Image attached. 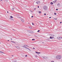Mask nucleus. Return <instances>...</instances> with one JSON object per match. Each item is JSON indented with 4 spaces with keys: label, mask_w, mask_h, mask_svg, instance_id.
Masks as SVG:
<instances>
[{
    "label": "nucleus",
    "mask_w": 62,
    "mask_h": 62,
    "mask_svg": "<svg viewBox=\"0 0 62 62\" xmlns=\"http://www.w3.org/2000/svg\"><path fill=\"white\" fill-rule=\"evenodd\" d=\"M29 32L31 33H33V31H30Z\"/></svg>",
    "instance_id": "6"
},
{
    "label": "nucleus",
    "mask_w": 62,
    "mask_h": 62,
    "mask_svg": "<svg viewBox=\"0 0 62 62\" xmlns=\"http://www.w3.org/2000/svg\"><path fill=\"white\" fill-rule=\"evenodd\" d=\"M54 20H57V19L56 18H54Z\"/></svg>",
    "instance_id": "21"
},
{
    "label": "nucleus",
    "mask_w": 62,
    "mask_h": 62,
    "mask_svg": "<svg viewBox=\"0 0 62 62\" xmlns=\"http://www.w3.org/2000/svg\"><path fill=\"white\" fill-rule=\"evenodd\" d=\"M21 21H22V22H23V23H24V20H23V19L21 20Z\"/></svg>",
    "instance_id": "10"
},
{
    "label": "nucleus",
    "mask_w": 62,
    "mask_h": 62,
    "mask_svg": "<svg viewBox=\"0 0 62 62\" xmlns=\"http://www.w3.org/2000/svg\"><path fill=\"white\" fill-rule=\"evenodd\" d=\"M43 58H44V57H43Z\"/></svg>",
    "instance_id": "45"
},
{
    "label": "nucleus",
    "mask_w": 62,
    "mask_h": 62,
    "mask_svg": "<svg viewBox=\"0 0 62 62\" xmlns=\"http://www.w3.org/2000/svg\"><path fill=\"white\" fill-rule=\"evenodd\" d=\"M38 54H40V52H38Z\"/></svg>",
    "instance_id": "39"
},
{
    "label": "nucleus",
    "mask_w": 62,
    "mask_h": 62,
    "mask_svg": "<svg viewBox=\"0 0 62 62\" xmlns=\"http://www.w3.org/2000/svg\"><path fill=\"white\" fill-rule=\"evenodd\" d=\"M11 39V40H12V39Z\"/></svg>",
    "instance_id": "48"
},
{
    "label": "nucleus",
    "mask_w": 62,
    "mask_h": 62,
    "mask_svg": "<svg viewBox=\"0 0 62 62\" xmlns=\"http://www.w3.org/2000/svg\"><path fill=\"white\" fill-rule=\"evenodd\" d=\"M28 49V50H29V51H31V50H30V49L29 48V49Z\"/></svg>",
    "instance_id": "26"
},
{
    "label": "nucleus",
    "mask_w": 62,
    "mask_h": 62,
    "mask_svg": "<svg viewBox=\"0 0 62 62\" xmlns=\"http://www.w3.org/2000/svg\"><path fill=\"white\" fill-rule=\"evenodd\" d=\"M25 48H26V49H29V48H27L26 47H25Z\"/></svg>",
    "instance_id": "16"
},
{
    "label": "nucleus",
    "mask_w": 62,
    "mask_h": 62,
    "mask_svg": "<svg viewBox=\"0 0 62 62\" xmlns=\"http://www.w3.org/2000/svg\"><path fill=\"white\" fill-rule=\"evenodd\" d=\"M36 8H35L34 9V10H36Z\"/></svg>",
    "instance_id": "29"
},
{
    "label": "nucleus",
    "mask_w": 62,
    "mask_h": 62,
    "mask_svg": "<svg viewBox=\"0 0 62 62\" xmlns=\"http://www.w3.org/2000/svg\"><path fill=\"white\" fill-rule=\"evenodd\" d=\"M32 23V25H34V23Z\"/></svg>",
    "instance_id": "18"
},
{
    "label": "nucleus",
    "mask_w": 62,
    "mask_h": 62,
    "mask_svg": "<svg viewBox=\"0 0 62 62\" xmlns=\"http://www.w3.org/2000/svg\"><path fill=\"white\" fill-rule=\"evenodd\" d=\"M0 53H2V54H3V53H4V52H2L1 51H0Z\"/></svg>",
    "instance_id": "12"
},
{
    "label": "nucleus",
    "mask_w": 62,
    "mask_h": 62,
    "mask_svg": "<svg viewBox=\"0 0 62 62\" xmlns=\"http://www.w3.org/2000/svg\"><path fill=\"white\" fill-rule=\"evenodd\" d=\"M32 40H35V39H32Z\"/></svg>",
    "instance_id": "20"
},
{
    "label": "nucleus",
    "mask_w": 62,
    "mask_h": 62,
    "mask_svg": "<svg viewBox=\"0 0 62 62\" xmlns=\"http://www.w3.org/2000/svg\"><path fill=\"white\" fill-rule=\"evenodd\" d=\"M10 17L11 18H13V17L12 16H10Z\"/></svg>",
    "instance_id": "19"
},
{
    "label": "nucleus",
    "mask_w": 62,
    "mask_h": 62,
    "mask_svg": "<svg viewBox=\"0 0 62 62\" xmlns=\"http://www.w3.org/2000/svg\"><path fill=\"white\" fill-rule=\"evenodd\" d=\"M16 47L17 48V49H19V48H19V47L18 46H16Z\"/></svg>",
    "instance_id": "11"
},
{
    "label": "nucleus",
    "mask_w": 62,
    "mask_h": 62,
    "mask_svg": "<svg viewBox=\"0 0 62 62\" xmlns=\"http://www.w3.org/2000/svg\"><path fill=\"white\" fill-rule=\"evenodd\" d=\"M62 23V22H60V23Z\"/></svg>",
    "instance_id": "34"
},
{
    "label": "nucleus",
    "mask_w": 62,
    "mask_h": 62,
    "mask_svg": "<svg viewBox=\"0 0 62 62\" xmlns=\"http://www.w3.org/2000/svg\"><path fill=\"white\" fill-rule=\"evenodd\" d=\"M7 13H8V12L7 11Z\"/></svg>",
    "instance_id": "46"
},
{
    "label": "nucleus",
    "mask_w": 62,
    "mask_h": 62,
    "mask_svg": "<svg viewBox=\"0 0 62 62\" xmlns=\"http://www.w3.org/2000/svg\"><path fill=\"white\" fill-rule=\"evenodd\" d=\"M1 44V43L0 42V44Z\"/></svg>",
    "instance_id": "52"
},
{
    "label": "nucleus",
    "mask_w": 62,
    "mask_h": 62,
    "mask_svg": "<svg viewBox=\"0 0 62 62\" xmlns=\"http://www.w3.org/2000/svg\"><path fill=\"white\" fill-rule=\"evenodd\" d=\"M35 53H36V54H38L39 53V52H38L37 51L35 52Z\"/></svg>",
    "instance_id": "17"
},
{
    "label": "nucleus",
    "mask_w": 62,
    "mask_h": 62,
    "mask_svg": "<svg viewBox=\"0 0 62 62\" xmlns=\"http://www.w3.org/2000/svg\"><path fill=\"white\" fill-rule=\"evenodd\" d=\"M0 1H2V0H0Z\"/></svg>",
    "instance_id": "51"
},
{
    "label": "nucleus",
    "mask_w": 62,
    "mask_h": 62,
    "mask_svg": "<svg viewBox=\"0 0 62 62\" xmlns=\"http://www.w3.org/2000/svg\"><path fill=\"white\" fill-rule=\"evenodd\" d=\"M35 57H37V56L36 55H35Z\"/></svg>",
    "instance_id": "37"
},
{
    "label": "nucleus",
    "mask_w": 62,
    "mask_h": 62,
    "mask_svg": "<svg viewBox=\"0 0 62 62\" xmlns=\"http://www.w3.org/2000/svg\"><path fill=\"white\" fill-rule=\"evenodd\" d=\"M46 15V14H45V13H44V15Z\"/></svg>",
    "instance_id": "30"
},
{
    "label": "nucleus",
    "mask_w": 62,
    "mask_h": 62,
    "mask_svg": "<svg viewBox=\"0 0 62 62\" xmlns=\"http://www.w3.org/2000/svg\"><path fill=\"white\" fill-rule=\"evenodd\" d=\"M50 39H54V37H50Z\"/></svg>",
    "instance_id": "5"
},
{
    "label": "nucleus",
    "mask_w": 62,
    "mask_h": 62,
    "mask_svg": "<svg viewBox=\"0 0 62 62\" xmlns=\"http://www.w3.org/2000/svg\"><path fill=\"white\" fill-rule=\"evenodd\" d=\"M46 40H50V38H48Z\"/></svg>",
    "instance_id": "9"
},
{
    "label": "nucleus",
    "mask_w": 62,
    "mask_h": 62,
    "mask_svg": "<svg viewBox=\"0 0 62 62\" xmlns=\"http://www.w3.org/2000/svg\"><path fill=\"white\" fill-rule=\"evenodd\" d=\"M31 11V12H33V11Z\"/></svg>",
    "instance_id": "42"
},
{
    "label": "nucleus",
    "mask_w": 62,
    "mask_h": 62,
    "mask_svg": "<svg viewBox=\"0 0 62 62\" xmlns=\"http://www.w3.org/2000/svg\"><path fill=\"white\" fill-rule=\"evenodd\" d=\"M49 18H51V17H49Z\"/></svg>",
    "instance_id": "40"
},
{
    "label": "nucleus",
    "mask_w": 62,
    "mask_h": 62,
    "mask_svg": "<svg viewBox=\"0 0 62 62\" xmlns=\"http://www.w3.org/2000/svg\"><path fill=\"white\" fill-rule=\"evenodd\" d=\"M50 4L51 5H53V2H51L50 3Z\"/></svg>",
    "instance_id": "13"
},
{
    "label": "nucleus",
    "mask_w": 62,
    "mask_h": 62,
    "mask_svg": "<svg viewBox=\"0 0 62 62\" xmlns=\"http://www.w3.org/2000/svg\"><path fill=\"white\" fill-rule=\"evenodd\" d=\"M38 8H39V6H38Z\"/></svg>",
    "instance_id": "36"
},
{
    "label": "nucleus",
    "mask_w": 62,
    "mask_h": 62,
    "mask_svg": "<svg viewBox=\"0 0 62 62\" xmlns=\"http://www.w3.org/2000/svg\"><path fill=\"white\" fill-rule=\"evenodd\" d=\"M9 19H10L11 20V18H9Z\"/></svg>",
    "instance_id": "47"
},
{
    "label": "nucleus",
    "mask_w": 62,
    "mask_h": 62,
    "mask_svg": "<svg viewBox=\"0 0 62 62\" xmlns=\"http://www.w3.org/2000/svg\"><path fill=\"white\" fill-rule=\"evenodd\" d=\"M54 15H56V13H54Z\"/></svg>",
    "instance_id": "28"
},
{
    "label": "nucleus",
    "mask_w": 62,
    "mask_h": 62,
    "mask_svg": "<svg viewBox=\"0 0 62 62\" xmlns=\"http://www.w3.org/2000/svg\"><path fill=\"white\" fill-rule=\"evenodd\" d=\"M11 56H13V55H12Z\"/></svg>",
    "instance_id": "43"
},
{
    "label": "nucleus",
    "mask_w": 62,
    "mask_h": 62,
    "mask_svg": "<svg viewBox=\"0 0 62 62\" xmlns=\"http://www.w3.org/2000/svg\"><path fill=\"white\" fill-rule=\"evenodd\" d=\"M23 47H25H25H26V46H23Z\"/></svg>",
    "instance_id": "38"
},
{
    "label": "nucleus",
    "mask_w": 62,
    "mask_h": 62,
    "mask_svg": "<svg viewBox=\"0 0 62 62\" xmlns=\"http://www.w3.org/2000/svg\"><path fill=\"white\" fill-rule=\"evenodd\" d=\"M51 62H54V61H51Z\"/></svg>",
    "instance_id": "35"
},
{
    "label": "nucleus",
    "mask_w": 62,
    "mask_h": 62,
    "mask_svg": "<svg viewBox=\"0 0 62 62\" xmlns=\"http://www.w3.org/2000/svg\"><path fill=\"white\" fill-rule=\"evenodd\" d=\"M27 55H25V57H27Z\"/></svg>",
    "instance_id": "27"
},
{
    "label": "nucleus",
    "mask_w": 62,
    "mask_h": 62,
    "mask_svg": "<svg viewBox=\"0 0 62 62\" xmlns=\"http://www.w3.org/2000/svg\"><path fill=\"white\" fill-rule=\"evenodd\" d=\"M11 41L12 42H14V43H16V42H14V41Z\"/></svg>",
    "instance_id": "14"
},
{
    "label": "nucleus",
    "mask_w": 62,
    "mask_h": 62,
    "mask_svg": "<svg viewBox=\"0 0 62 62\" xmlns=\"http://www.w3.org/2000/svg\"><path fill=\"white\" fill-rule=\"evenodd\" d=\"M33 16H31V18H33Z\"/></svg>",
    "instance_id": "33"
},
{
    "label": "nucleus",
    "mask_w": 62,
    "mask_h": 62,
    "mask_svg": "<svg viewBox=\"0 0 62 62\" xmlns=\"http://www.w3.org/2000/svg\"><path fill=\"white\" fill-rule=\"evenodd\" d=\"M44 59H47L48 58V57H44Z\"/></svg>",
    "instance_id": "7"
},
{
    "label": "nucleus",
    "mask_w": 62,
    "mask_h": 62,
    "mask_svg": "<svg viewBox=\"0 0 62 62\" xmlns=\"http://www.w3.org/2000/svg\"><path fill=\"white\" fill-rule=\"evenodd\" d=\"M12 20H13V21H14V19H12Z\"/></svg>",
    "instance_id": "41"
},
{
    "label": "nucleus",
    "mask_w": 62,
    "mask_h": 62,
    "mask_svg": "<svg viewBox=\"0 0 62 62\" xmlns=\"http://www.w3.org/2000/svg\"><path fill=\"white\" fill-rule=\"evenodd\" d=\"M24 46H27V45H24Z\"/></svg>",
    "instance_id": "22"
},
{
    "label": "nucleus",
    "mask_w": 62,
    "mask_h": 62,
    "mask_svg": "<svg viewBox=\"0 0 62 62\" xmlns=\"http://www.w3.org/2000/svg\"><path fill=\"white\" fill-rule=\"evenodd\" d=\"M27 46V47H29V46Z\"/></svg>",
    "instance_id": "50"
},
{
    "label": "nucleus",
    "mask_w": 62,
    "mask_h": 62,
    "mask_svg": "<svg viewBox=\"0 0 62 62\" xmlns=\"http://www.w3.org/2000/svg\"><path fill=\"white\" fill-rule=\"evenodd\" d=\"M57 6H60V3H58L57 4Z\"/></svg>",
    "instance_id": "15"
},
{
    "label": "nucleus",
    "mask_w": 62,
    "mask_h": 62,
    "mask_svg": "<svg viewBox=\"0 0 62 62\" xmlns=\"http://www.w3.org/2000/svg\"><path fill=\"white\" fill-rule=\"evenodd\" d=\"M36 3L37 4H39L40 3V1H37L36 2Z\"/></svg>",
    "instance_id": "3"
},
{
    "label": "nucleus",
    "mask_w": 62,
    "mask_h": 62,
    "mask_svg": "<svg viewBox=\"0 0 62 62\" xmlns=\"http://www.w3.org/2000/svg\"><path fill=\"white\" fill-rule=\"evenodd\" d=\"M39 31H40L39 30H38V31H37V32H39Z\"/></svg>",
    "instance_id": "24"
},
{
    "label": "nucleus",
    "mask_w": 62,
    "mask_h": 62,
    "mask_svg": "<svg viewBox=\"0 0 62 62\" xmlns=\"http://www.w3.org/2000/svg\"><path fill=\"white\" fill-rule=\"evenodd\" d=\"M43 8L44 9L46 10H47L48 9V8H47V6H44Z\"/></svg>",
    "instance_id": "2"
},
{
    "label": "nucleus",
    "mask_w": 62,
    "mask_h": 62,
    "mask_svg": "<svg viewBox=\"0 0 62 62\" xmlns=\"http://www.w3.org/2000/svg\"><path fill=\"white\" fill-rule=\"evenodd\" d=\"M56 59H60L61 58V56L60 55H57L56 57Z\"/></svg>",
    "instance_id": "1"
},
{
    "label": "nucleus",
    "mask_w": 62,
    "mask_h": 62,
    "mask_svg": "<svg viewBox=\"0 0 62 62\" xmlns=\"http://www.w3.org/2000/svg\"><path fill=\"white\" fill-rule=\"evenodd\" d=\"M9 40H8V41H9Z\"/></svg>",
    "instance_id": "49"
},
{
    "label": "nucleus",
    "mask_w": 62,
    "mask_h": 62,
    "mask_svg": "<svg viewBox=\"0 0 62 62\" xmlns=\"http://www.w3.org/2000/svg\"><path fill=\"white\" fill-rule=\"evenodd\" d=\"M34 36H35V37H36V35H34Z\"/></svg>",
    "instance_id": "44"
},
{
    "label": "nucleus",
    "mask_w": 62,
    "mask_h": 62,
    "mask_svg": "<svg viewBox=\"0 0 62 62\" xmlns=\"http://www.w3.org/2000/svg\"><path fill=\"white\" fill-rule=\"evenodd\" d=\"M53 2L54 3H55V2H57V0H55V1H53Z\"/></svg>",
    "instance_id": "8"
},
{
    "label": "nucleus",
    "mask_w": 62,
    "mask_h": 62,
    "mask_svg": "<svg viewBox=\"0 0 62 62\" xmlns=\"http://www.w3.org/2000/svg\"><path fill=\"white\" fill-rule=\"evenodd\" d=\"M56 10H58V9H56Z\"/></svg>",
    "instance_id": "32"
},
{
    "label": "nucleus",
    "mask_w": 62,
    "mask_h": 62,
    "mask_svg": "<svg viewBox=\"0 0 62 62\" xmlns=\"http://www.w3.org/2000/svg\"><path fill=\"white\" fill-rule=\"evenodd\" d=\"M39 13H41V11H39Z\"/></svg>",
    "instance_id": "23"
},
{
    "label": "nucleus",
    "mask_w": 62,
    "mask_h": 62,
    "mask_svg": "<svg viewBox=\"0 0 62 62\" xmlns=\"http://www.w3.org/2000/svg\"><path fill=\"white\" fill-rule=\"evenodd\" d=\"M57 38H58V39H62V37H58Z\"/></svg>",
    "instance_id": "4"
},
{
    "label": "nucleus",
    "mask_w": 62,
    "mask_h": 62,
    "mask_svg": "<svg viewBox=\"0 0 62 62\" xmlns=\"http://www.w3.org/2000/svg\"><path fill=\"white\" fill-rule=\"evenodd\" d=\"M33 49H34V50H35V48H34V47H33Z\"/></svg>",
    "instance_id": "31"
},
{
    "label": "nucleus",
    "mask_w": 62,
    "mask_h": 62,
    "mask_svg": "<svg viewBox=\"0 0 62 62\" xmlns=\"http://www.w3.org/2000/svg\"><path fill=\"white\" fill-rule=\"evenodd\" d=\"M14 8H12V10H14Z\"/></svg>",
    "instance_id": "25"
}]
</instances>
